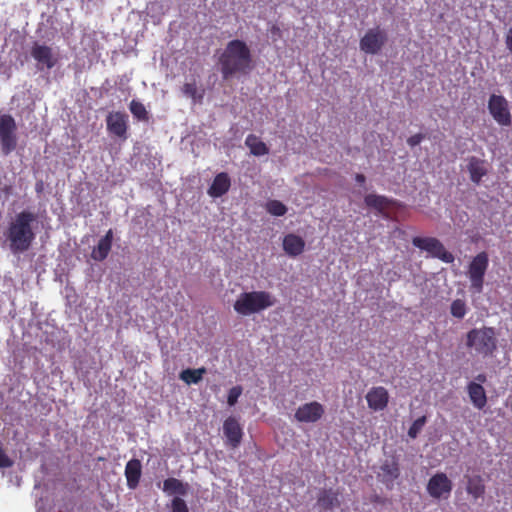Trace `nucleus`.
I'll return each mask as SVG.
<instances>
[{"instance_id": "32", "label": "nucleus", "mask_w": 512, "mask_h": 512, "mask_svg": "<svg viewBox=\"0 0 512 512\" xmlns=\"http://www.w3.org/2000/svg\"><path fill=\"white\" fill-rule=\"evenodd\" d=\"M451 315L455 318L462 319L467 313V306L464 300L456 299L450 306Z\"/></svg>"}, {"instance_id": "9", "label": "nucleus", "mask_w": 512, "mask_h": 512, "mask_svg": "<svg viewBox=\"0 0 512 512\" xmlns=\"http://www.w3.org/2000/svg\"><path fill=\"white\" fill-rule=\"evenodd\" d=\"M386 41L387 35L379 27L369 29L360 40V49L367 54H377Z\"/></svg>"}, {"instance_id": "3", "label": "nucleus", "mask_w": 512, "mask_h": 512, "mask_svg": "<svg viewBox=\"0 0 512 512\" xmlns=\"http://www.w3.org/2000/svg\"><path fill=\"white\" fill-rule=\"evenodd\" d=\"M276 303L275 297L268 291H251L241 293L234 302V310L242 316L259 313Z\"/></svg>"}, {"instance_id": "41", "label": "nucleus", "mask_w": 512, "mask_h": 512, "mask_svg": "<svg viewBox=\"0 0 512 512\" xmlns=\"http://www.w3.org/2000/svg\"><path fill=\"white\" fill-rule=\"evenodd\" d=\"M36 191H37V192H41V191H42V182H40V183H38V184L36 185Z\"/></svg>"}, {"instance_id": "16", "label": "nucleus", "mask_w": 512, "mask_h": 512, "mask_svg": "<svg viewBox=\"0 0 512 512\" xmlns=\"http://www.w3.org/2000/svg\"><path fill=\"white\" fill-rule=\"evenodd\" d=\"M230 186L231 179L229 175L226 172H221L214 177L207 193L210 197L219 198L229 191Z\"/></svg>"}, {"instance_id": "2", "label": "nucleus", "mask_w": 512, "mask_h": 512, "mask_svg": "<svg viewBox=\"0 0 512 512\" xmlns=\"http://www.w3.org/2000/svg\"><path fill=\"white\" fill-rule=\"evenodd\" d=\"M36 221L37 214L30 210H22L11 219L5 236L12 253H23L32 246L36 238Z\"/></svg>"}, {"instance_id": "43", "label": "nucleus", "mask_w": 512, "mask_h": 512, "mask_svg": "<svg viewBox=\"0 0 512 512\" xmlns=\"http://www.w3.org/2000/svg\"><path fill=\"white\" fill-rule=\"evenodd\" d=\"M511 410H512V400H511Z\"/></svg>"}, {"instance_id": "31", "label": "nucleus", "mask_w": 512, "mask_h": 512, "mask_svg": "<svg viewBox=\"0 0 512 512\" xmlns=\"http://www.w3.org/2000/svg\"><path fill=\"white\" fill-rule=\"evenodd\" d=\"M0 145L2 153L7 156L9 155L13 150H15L17 146V138L15 133L11 135H5L0 137Z\"/></svg>"}, {"instance_id": "25", "label": "nucleus", "mask_w": 512, "mask_h": 512, "mask_svg": "<svg viewBox=\"0 0 512 512\" xmlns=\"http://www.w3.org/2000/svg\"><path fill=\"white\" fill-rule=\"evenodd\" d=\"M205 373L206 368L204 367L198 369L187 368L180 372L179 378L188 385L197 384L202 380Z\"/></svg>"}, {"instance_id": "38", "label": "nucleus", "mask_w": 512, "mask_h": 512, "mask_svg": "<svg viewBox=\"0 0 512 512\" xmlns=\"http://www.w3.org/2000/svg\"><path fill=\"white\" fill-rule=\"evenodd\" d=\"M424 138L425 136L421 133L414 134L407 139V144L410 147L417 146L424 140Z\"/></svg>"}, {"instance_id": "30", "label": "nucleus", "mask_w": 512, "mask_h": 512, "mask_svg": "<svg viewBox=\"0 0 512 512\" xmlns=\"http://www.w3.org/2000/svg\"><path fill=\"white\" fill-rule=\"evenodd\" d=\"M16 129L15 120L11 115H2L0 117V137L14 134Z\"/></svg>"}, {"instance_id": "28", "label": "nucleus", "mask_w": 512, "mask_h": 512, "mask_svg": "<svg viewBox=\"0 0 512 512\" xmlns=\"http://www.w3.org/2000/svg\"><path fill=\"white\" fill-rule=\"evenodd\" d=\"M182 92L186 97L193 100L194 103H202L204 98V90H199L196 81L187 82L182 86Z\"/></svg>"}, {"instance_id": "22", "label": "nucleus", "mask_w": 512, "mask_h": 512, "mask_svg": "<svg viewBox=\"0 0 512 512\" xmlns=\"http://www.w3.org/2000/svg\"><path fill=\"white\" fill-rule=\"evenodd\" d=\"M162 489L168 495L185 496L188 493L189 484L170 477L164 480Z\"/></svg>"}, {"instance_id": "33", "label": "nucleus", "mask_w": 512, "mask_h": 512, "mask_svg": "<svg viewBox=\"0 0 512 512\" xmlns=\"http://www.w3.org/2000/svg\"><path fill=\"white\" fill-rule=\"evenodd\" d=\"M268 213L274 216H283L287 212V207L279 200H270L266 204Z\"/></svg>"}, {"instance_id": "19", "label": "nucleus", "mask_w": 512, "mask_h": 512, "mask_svg": "<svg viewBox=\"0 0 512 512\" xmlns=\"http://www.w3.org/2000/svg\"><path fill=\"white\" fill-rule=\"evenodd\" d=\"M467 170L470 174V180L477 185L488 173L486 161L475 156L468 159Z\"/></svg>"}, {"instance_id": "6", "label": "nucleus", "mask_w": 512, "mask_h": 512, "mask_svg": "<svg viewBox=\"0 0 512 512\" xmlns=\"http://www.w3.org/2000/svg\"><path fill=\"white\" fill-rule=\"evenodd\" d=\"M412 244L445 263L454 261L453 254L447 251L441 241L435 237H414Z\"/></svg>"}, {"instance_id": "8", "label": "nucleus", "mask_w": 512, "mask_h": 512, "mask_svg": "<svg viewBox=\"0 0 512 512\" xmlns=\"http://www.w3.org/2000/svg\"><path fill=\"white\" fill-rule=\"evenodd\" d=\"M488 110L499 125L510 126L512 124L509 104L504 96L492 94L488 100Z\"/></svg>"}, {"instance_id": "40", "label": "nucleus", "mask_w": 512, "mask_h": 512, "mask_svg": "<svg viewBox=\"0 0 512 512\" xmlns=\"http://www.w3.org/2000/svg\"><path fill=\"white\" fill-rule=\"evenodd\" d=\"M476 380L482 384V383H485L486 382V375L485 374H478L476 376Z\"/></svg>"}, {"instance_id": "21", "label": "nucleus", "mask_w": 512, "mask_h": 512, "mask_svg": "<svg viewBox=\"0 0 512 512\" xmlns=\"http://www.w3.org/2000/svg\"><path fill=\"white\" fill-rule=\"evenodd\" d=\"M142 466L138 459H131L127 462L125 467V477L127 480V486L130 489H135L141 478Z\"/></svg>"}, {"instance_id": "34", "label": "nucleus", "mask_w": 512, "mask_h": 512, "mask_svg": "<svg viewBox=\"0 0 512 512\" xmlns=\"http://www.w3.org/2000/svg\"><path fill=\"white\" fill-rule=\"evenodd\" d=\"M427 419L426 416H421L418 419H416L412 425L410 426L408 430V436L412 439H415L420 431L422 430L423 426L425 425Z\"/></svg>"}, {"instance_id": "15", "label": "nucleus", "mask_w": 512, "mask_h": 512, "mask_svg": "<svg viewBox=\"0 0 512 512\" xmlns=\"http://www.w3.org/2000/svg\"><path fill=\"white\" fill-rule=\"evenodd\" d=\"M223 432L231 447L236 448L239 446L242 440L243 431L239 422L235 418L229 417L224 421Z\"/></svg>"}, {"instance_id": "10", "label": "nucleus", "mask_w": 512, "mask_h": 512, "mask_svg": "<svg viewBox=\"0 0 512 512\" xmlns=\"http://www.w3.org/2000/svg\"><path fill=\"white\" fill-rule=\"evenodd\" d=\"M31 56L37 62L38 69L50 70L58 63V56L53 49L46 45L35 42L31 47Z\"/></svg>"}, {"instance_id": "24", "label": "nucleus", "mask_w": 512, "mask_h": 512, "mask_svg": "<svg viewBox=\"0 0 512 512\" xmlns=\"http://www.w3.org/2000/svg\"><path fill=\"white\" fill-rule=\"evenodd\" d=\"M245 145L254 156H264L269 153L267 145L254 134H249L245 139Z\"/></svg>"}, {"instance_id": "29", "label": "nucleus", "mask_w": 512, "mask_h": 512, "mask_svg": "<svg viewBox=\"0 0 512 512\" xmlns=\"http://www.w3.org/2000/svg\"><path fill=\"white\" fill-rule=\"evenodd\" d=\"M129 109L137 120L144 122L149 120V113L140 101L133 99L129 104Z\"/></svg>"}, {"instance_id": "18", "label": "nucleus", "mask_w": 512, "mask_h": 512, "mask_svg": "<svg viewBox=\"0 0 512 512\" xmlns=\"http://www.w3.org/2000/svg\"><path fill=\"white\" fill-rule=\"evenodd\" d=\"M112 241L113 231L112 229H109L99 240L97 246L93 248L91 252V258L99 262L105 260L111 251Z\"/></svg>"}, {"instance_id": "37", "label": "nucleus", "mask_w": 512, "mask_h": 512, "mask_svg": "<svg viewBox=\"0 0 512 512\" xmlns=\"http://www.w3.org/2000/svg\"><path fill=\"white\" fill-rule=\"evenodd\" d=\"M13 465V461L0 447V468H10Z\"/></svg>"}, {"instance_id": "13", "label": "nucleus", "mask_w": 512, "mask_h": 512, "mask_svg": "<svg viewBox=\"0 0 512 512\" xmlns=\"http://www.w3.org/2000/svg\"><path fill=\"white\" fill-rule=\"evenodd\" d=\"M400 476V467L398 460L392 458L391 460H386L380 466L379 477L381 478L382 483L388 488L392 489L394 486V482Z\"/></svg>"}, {"instance_id": "36", "label": "nucleus", "mask_w": 512, "mask_h": 512, "mask_svg": "<svg viewBox=\"0 0 512 512\" xmlns=\"http://www.w3.org/2000/svg\"><path fill=\"white\" fill-rule=\"evenodd\" d=\"M241 394H242L241 386L237 385V386L232 387L228 392V397H227L228 405L234 406L237 403L238 398L241 396Z\"/></svg>"}, {"instance_id": "12", "label": "nucleus", "mask_w": 512, "mask_h": 512, "mask_svg": "<svg viewBox=\"0 0 512 512\" xmlns=\"http://www.w3.org/2000/svg\"><path fill=\"white\" fill-rule=\"evenodd\" d=\"M106 125L109 133L126 139L128 130V115L124 112H110L106 117Z\"/></svg>"}, {"instance_id": "27", "label": "nucleus", "mask_w": 512, "mask_h": 512, "mask_svg": "<svg viewBox=\"0 0 512 512\" xmlns=\"http://www.w3.org/2000/svg\"><path fill=\"white\" fill-rule=\"evenodd\" d=\"M318 504L325 510L332 509L339 504L338 493L332 489L321 491L318 497Z\"/></svg>"}, {"instance_id": "23", "label": "nucleus", "mask_w": 512, "mask_h": 512, "mask_svg": "<svg viewBox=\"0 0 512 512\" xmlns=\"http://www.w3.org/2000/svg\"><path fill=\"white\" fill-rule=\"evenodd\" d=\"M466 491L475 500L482 498L486 491L483 478L480 475L468 476Z\"/></svg>"}, {"instance_id": "5", "label": "nucleus", "mask_w": 512, "mask_h": 512, "mask_svg": "<svg viewBox=\"0 0 512 512\" xmlns=\"http://www.w3.org/2000/svg\"><path fill=\"white\" fill-rule=\"evenodd\" d=\"M489 266V257L487 252H479L472 258L467 267V276L470 280V289L476 293H481L484 286V277Z\"/></svg>"}, {"instance_id": "17", "label": "nucleus", "mask_w": 512, "mask_h": 512, "mask_svg": "<svg viewBox=\"0 0 512 512\" xmlns=\"http://www.w3.org/2000/svg\"><path fill=\"white\" fill-rule=\"evenodd\" d=\"M305 241L302 237L289 233L283 238V250L290 257H297L303 253Z\"/></svg>"}, {"instance_id": "1", "label": "nucleus", "mask_w": 512, "mask_h": 512, "mask_svg": "<svg viewBox=\"0 0 512 512\" xmlns=\"http://www.w3.org/2000/svg\"><path fill=\"white\" fill-rule=\"evenodd\" d=\"M218 65L223 80H229L234 76L248 75L253 69L251 50L243 40H231L220 53Z\"/></svg>"}, {"instance_id": "4", "label": "nucleus", "mask_w": 512, "mask_h": 512, "mask_svg": "<svg viewBox=\"0 0 512 512\" xmlns=\"http://www.w3.org/2000/svg\"><path fill=\"white\" fill-rule=\"evenodd\" d=\"M466 346L483 357L492 356L497 349V339L493 327L473 328L466 335Z\"/></svg>"}, {"instance_id": "35", "label": "nucleus", "mask_w": 512, "mask_h": 512, "mask_svg": "<svg viewBox=\"0 0 512 512\" xmlns=\"http://www.w3.org/2000/svg\"><path fill=\"white\" fill-rule=\"evenodd\" d=\"M171 512H189V508L181 497L176 496L171 501Z\"/></svg>"}, {"instance_id": "14", "label": "nucleus", "mask_w": 512, "mask_h": 512, "mask_svg": "<svg viewBox=\"0 0 512 512\" xmlns=\"http://www.w3.org/2000/svg\"><path fill=\"white\" fill-rule=\"evenodd\" d=\"M366 400L370 409L381 411L387 407L389 401L388 391L382 387H373L366 394Z\"/></svg>"}, {"instance_id": "7", "label": "nucleus", "mask_w": 512, "mask_h": 512, "mask_svg": "<svg viewBox=\"0 0 512 512\" xmlns=\"http://www.w3.org/2000/svg\"><path fill=\"white\" fill-rule=\"evenodd\" d=\"M452 489L453 483L444 472L432 475L426 485L428 495L435 500H447Z\"/></svg>"}, {"instance_id": "26", "label": "nucleus", "mask_w": 512, "mask_h": 512, "mask_svg": "<svg viewBox=\"0 0 512 512\" xmlns=\"http://www.w3.org/2000/svg\"><path fill=\"white\" fill-rule=\"evenodd\" d=\"M364 202L368 207L374 208L378 212H383L390 205V201L387 197L376 194L366 195Z\"/></svg>"}, {"instance_id": "20", "label": "nucleus", "mask_w": 512, "mask_h": 512, "mask_svg": "<svg viewBox=\"0 0 512 512\" xmlns=\"http://www.w3.org/2000/svg\"><path fill=\"white\" fill-rule=\"evenodd\" d=\"M469 398L477 409H483L487 404V396L484 387L480 383L470 382L467 385Z\"/></svg>"}, {"instance_id": "11", "label": "nucleus", "mask_w": 512, "mask_h": 512, "mask_svg": "<svg viewBox=\"0 0 512 512\" xmlns=\"http://www.w3.org/2000/svg\"><path fill=\"white\" fill-rule=\"evenodd\" d=\"M324 414V407L319 402L313 401L305 403L298 407L295 412V419L298 422L314 423L322 418Z\"/></svg>"}, {"instance_id": "39", "label": "nucleus", "mask_w": 512, "mask_h": 512, "mask_svg": "<svg viewBox=\"0 0 512 512\" xmlns=\"http://www.w3.org/2000/svg\"><path fill=\"white\" fill-rule=\"evenodd\" d=\"M355 180L359 184H363L366 181V177L363 174L358 173V174L355 175Z\"/></svg>"}, {"instance_id": "42", "label": "nucleus", "mask_w": 512, "mask_h": 512, "mask_svg": "<svg viewBox=\"0 0 512 512\" xmlns=\"http://www.w3.org/2000/svg\"><path fill=\"white\" fill-rule=\"evenodd\" d=\"M275 32H279V28H278V27H276V26H274V27L272 28V33H275Z\"/></svg>"}]
</instances>
